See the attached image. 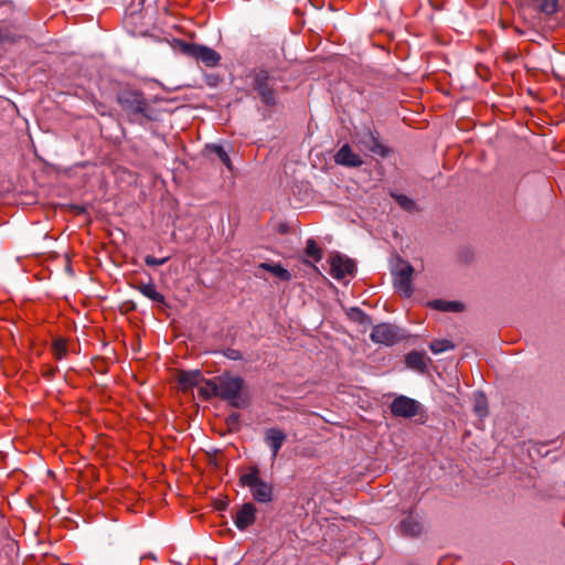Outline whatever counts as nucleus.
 Listing matches in <instances>:
<instances>
[{
	"label": "nucleus",
	"instance_id": "4468645a",
	"mask_svg": "<svg viewBox=\"0 0 565 565\" xmlns=\"http://www.w3.org/2000/svg\"><path fill=\"white\" fill-rule=\"evenodd\" d=\"M335 162L344 167L356 168L363 164V160L354 153L349 145H343L334 156Z\"/></svg>",
	"mask_w": 565,
	"mask_h": 565
},
{
	"label": "nucleus",
	"instance_id": "4be33fe9",
	"mask_svg": "<svg viewBox=\"0 0 565 565\" xmlns=\"http://www.w3.org/2000/svg\"><path fill=\"white\" fill-rule=\"evenodd\" d=\"M206 151L209 153L215 154L224 166H226L228 169H232V162H231L230 156L226 152V150L223 148V146L214 145V143L207 145Z\"/></svg>",
	"mask_w": 565,
	"mask_h": 565
},
{
	"label": "nucleus",
	"instance_id": "a211bd4d",
	"mask_svg": "<svg viewBox=\"0 0 565 565\" xmlns=\"http://www.w3.org/2000/svg\"><path fill=\"white\" fill-rule=\"evenodd\" d=\"M406 365L417 372L424 373L426 371L425 355L418 351H411L405 358Z\"/></svg>",
	"mask_w": 565,
	"mask_h": 565
},
{
	"label": "nucleus",
	"instance_id": "b1692460",
	"mask_svg": "<svg viewBox=\"0 0 565 565\" xmlns=\"http://www.w3.org/2000/svg\"><path fill=\"white\" fill-rule=\"evenodd\" d=\"M429 348L435 354H438L448 350H454L456 344L447 339H437L430 342Z\"/></svg>",
	"mask_w": 565,
	"mask_h": 565
},
{
	"label": "nucleus",
	"instance_id": "f704fd0d",
	"mask_svg": "<svg viewBox=\"0 0 565 565\" xmlns=\"http://www.w3.org/2000/svg\"><path fill=\"white\" fill-rule=\"evenodd\" d=\"M226 507H227V502H225V501H218V502L215 503V508L217 510H225Z\"/></svg>",
	"mask_w": 565,
	"mask_h": 565
},
{
	"label": "nucleus",
	"instance_id": "2eb2a0df",
	"mask_svg": "<svg viewBox=\"0 0 565 565\" xmlns=\"http://www.w3.org/2000/svg\"><path fill=\"white\" fill-rule=\"evenodd\" d=\"M529 7L539 15L551 18L559 10V0H529Z\"/></svg>",
	"mask_w": 565,
	"mask_h": 565
},
{
	"label": "nucleus",
	"instance_id": "f03ea898",
	"mask_svg": "<svg viewBox=\"0 0 565 565\" xmlns=\"http://www.w3.org/2000/svg\"><path fill=\"white\" fill-rule=\"evenodd\" d=\"M116 100L131 124L146 126L160 120V111L148 102L141 90L121 89L117 93Z\"/></svg>",
	"mask_w": 565,
	"mask_h": 565
},
{
	"label": "nucleus",
	"instance_id": "20e7f679",
	"mask_svg": "<svg viewBox=\"0 0 565 565\" xmlns=\"http://www.w3.org/2000/svg\"><path fill=\"white\" fill-rule=\"evenodd\" d=\"M239 483L243 487H248L253 499L258 503H270L274 500V487L271 483L263 480L259 477V468L252 466L249 471L242 475Z\"/></svg>",
	"mask_w": 565,
	"mask_h": 565
},
{
	"label": "nucleus",
	"instance_id": "f3484780",
	"mask_svg": "<svg viewBox=\"0 0 565 565\" xmlns=\"http://www.w3.org/2000/svg\"><path fill=\"white\" fill-rule=\"evenodd\" d=\"M135 288L141 295H143L148 299L152 300L153 302L166 305L164 296L162 294H160L159 291H157V289L152 282L139 284V285L135 286Z\"/></svg>",
	"mask_w": 565,
	"mask_h": 565
},
{
	"label": "nucleus",
	"instance_id": "7c9ffc66",
	"mask_svg": "<svg viewBox=\"0 0 565 565\" xmlns=\"http://www.w3.org/2000/svg\"><path fill=\"white\" fill-rule=\"evenodd\" d=\"M475 259V253L470 248L461 249V264L472 263Z\"/></svg>",
	"mask_w": 565,
	"mask_h": 565
},
{
	"label": "nucleus",
	"instance_id": "6ab92c4d",
	"mask_svg": "<svg viewBox=\"0 0 565 565\" xmlns=\"http://www.w3.org/2000/svg\"><path fill=\"white\" fill-rule=\"evenodd\" d=\"M259 268H263V269L271 273L273 275L278 277L281 281H289L291 279V274L279 264L262 263L259 265Z\"/></svg>",
	"mask_w": 565,
	"mask_h": 565
},
{
	"label": "nucleus",
	"instance_id": "72a5a7b5",
	"mask_svg": "<svg viewBox=\"0 0 565 565\" xmlns=\"http://www.w3.org/2000/svg\"><path fill=\"white\" fill-rule=\"evenodd\" d=\"M473 353V350L471 347L461 348V360L466 356H469Z\"/></svg>",
	"mask_w": 565,
	"mask_h": 565
},
{
	"label": "nucleus",
	"instance_id": "f8f14e48",
	"mask_svg": "<svg viewBox=\"0 0 565 565\" xmlns=\"http://www.w3.org/2000/svg\"><path fill=\"white\" fill-rule=\"evenodd\" d=\"M287 440L286 433L277 427L267 428L264 433V443L271 451V460L275 461L279 450Z\"/></svg>",
	"mask_w": 565,
	"mask_h": 565
},
{
	"label": "nucleus",
	"instance_id": "dca6fc26",
	"mask_svg": "<svg viewBox=\"0 0 565 565\" xmlns=\"http://www.w3.org/2000/svg\"><path fill=\"white\" fill-rule=\"evenodd\" d=\"M206 380L200 370L182 371L178 376L179 384L183 390L196 386Z\"/></svg>",
	"mask_w": 565,
	"mask_h": 565
},
{
	"label": "nucleus",
	"instance_id": "7ed1b4c3",
	"mask_svg": "<svg viewBox=\"0 0 565 565\" xmlns=\"http://www.w3.org/2000/svg\"><path fill=\"white\" fill-rule=\"evenodd\" d=\"M253 90L260 102L267 107H274L278 103V93L275 88L276 78L266 68H257L250 74Z\"/></svg>",
	"mask_w": 565,
	"mask_h": 565
},
{
	"label": "nucleus",
	"instance_id": "cd10ccee",
	"mask_svg": "<svg viewBox=\"0 0 565 565\" xmlns=\"http://www.w3.org/2000/svg\"><path fill=\"white\" fill-rule=\"evenodd\" d=\"M226 425L231 431H237L241 426L239 413L233 412L226 417Z\"/></svg>",
	"mask_w": 565,
	"mask_h": 565
},
{
	"label": "nucleus",
	"instance_id": "ddd939ff",
	"mask_svg": "<svg viewBox=\"0 0 565 565\" xmlns=\"http://www.w3.org/2000/svg\"><path fill=\"white\" fill-rule=\"evenodd\" d=\"M256 507L252 502L244 503L234 516V524L239 531L246 530L256 521Z\"/></svg>",
	"mask_w": 565,
	"mask_h": 565
},
{
	"label": "nucleus",
	"instance_id": "393cba45",
	"mask_svg": "<svg viewBox=\"0 0 565 565\" xmlns=\"http://www.w3.org/2000/svg\"><path fill=\"white\" fill-rule=\"evenodd\" d=\"M306 255L312 258L315 262H320L322 258V250L318 246L317 242L312 238L307 241Z\"/></svg>",
	"mask_w": 565,
	"mask_h": 565
},
{
	"label": "nucleus",
	"instance_id": "412c9836",
	"mask_svg": "<svg viewBox=\"0 0 565 565\" xmlns=\"http://www.w3.org/2000/svg\"><path fill=\"white\" fill-rule=\"evenodd\" d=\"M473 411L479 417H484L488 414V402L482 392L473 393Z\"/></svg>",
	"mask_w": 565,
	"mask_h": 565
},
{
	"label": "nucleus",
	"instance_id": "c85d7f7f",
	"mask_svg": "<svg viewBox=\"0 0 565 565\" xmlns=\"http://www.w3.org/2000/svg\"><path fill=\"white\" fill-rule=\"evenodd\" d=\"M394 198L398 205L406 211H412L415 206L414 201L405 194L395 195Z\"/></svg>",
	"mask_w": 565,
	"mask_h": 565
},
{
	"label": "nucleus",
	"instance_id": "9b49d317",
	"mask_svg": "<svg viewBox=\"0 0 565 565\" xmlns=\"http://www.w3.org/2000/svg\"><path fill=\"white\" fill-rule=\"evenodd\" d=\"M330 267V275L337 280L343 279L347 275H353L356 270L355 263L342 255L333 256Z\"/></svg>",
	"mask_w": 565,
	"mask_h": 565
},
{
	"label": "nucleus",
	"instance_id": "c756f323",
	"mask_svg": "<svg viewBox=\"0 0 565 565\" xmlns=\"http://www.w3.org/2000/svg\"><path fill=\"white\" fill-rule=\"evenodd\" d=\"M168 257H164V258H156L151 255H147L145 257V263L147 266H150V267H153V266H160V265H163L168 262Z\"/></svg>",
	"mask_w": 565,
	"mask_h": 565
},
{
	"label": "nucleus",
	"instance_id": "bb28decb",
	"mask_svg": "<svg viewBox=\"0 0 565 565\" xmlns=\"http://www.w3.org/2000/svg\"><path fill=\"white\" fill-rule=\"evenodd\" d=\"M17 41V36L7 28L0 25V46L7 43L12 44Z\"/></svg>",
	"mask_w": 565,
	"mask_h": 565
},
{
	"label": "nucleus",
	"instance_id": "6e6552de",
	"mask_svg": "<svg viewBox=\"0 0 565 565\" xmlns=\"http://www.w3.org/2000/svg\"><path fill=\"white\" fill-rule=\"evenodd\" d=\"M413 274L414 267L408 262L401 258L398 259L397 266L392 270L394 287L407 298L413 294Z\"/></svg>",
	"mask_w": 565,
	"mask_h": 565
},
{
	"label": "nucleus",
	"instance_id": "aec40b11",
	"mask_svg": "<svg viewBox=\"0 0 565 565\" xmlns=\"http://www.w3.org/2000/svg\"><path fill=\"white\" fill-rule=\"evenodd\" d=\"M347 315L350 320L358 322L364 327L373 324L372 318L367 313H365L362 309H360L359 307H351L347 311Z\"/></svg>",
	"mask_w": 565,
	"mask_h": 565
},
{
	"label": "nucleus",
	"instance_id": "9d476101",
	"mask_svg": "<svg viewBox=\"0 0 565 565\" xmlns=\"http://www.w3.org/2000/svg\"><path fill=\"white\" fill-rule=\"evenodd\" d=\"M391 412L396 417L412 418L419 411V403L411 397L401 395L391 403Z\"/></svg>",
	"mask_w": 565,
	"mask_h": 565
},
{
	"label": "nucleus",
	"instance_id": "5701e85b",
	"mask_svg": "<svg viewBox=\"0 0 565 565\" xmlns=\"http://www.w3.org/2000/svg\"><path fill=\"white\" fill-rule=\"evenodd\" d=\"M428 306L439 311H459V301H445L441 299L433 300L428 302Z\"/></svg>",
	"mask_w": 565,
	"mask_h": 565
},
{
	"label": "nucleus",
	"instance_id": "0eeeda50",
	"mask_svg": "<svg viewBox=\"0 0 565 565\" xmlns=\"http://www.w3.org/2000/svg\"><path fill=\"white\" fill-rule=\"evenodd\" d=\"M370 338L374 343L394 345L405 338V333L396 324L383 322L373 327Z\"/></svg>",
	"mask_w": 565,
	"mask_h": 565
},
{
	"label": "nucleus",
	"instance_id": "2f4dec72",
	"mask_svg": "<svg viewBox=\"0 0 565 565\" xmlns=\"http://www.w3.org/2000/svg\"><path fill=\"white\" fill-rule=\"evenodd\" d=\"M224 355L230 359V360H233V361H237V360H241L243 356H242V353L236 350V349H226L224 351Z\"/></svg>",
	"mask_w": 565,
	"mask_h": 565
},
{
	"label": "nucleus",
	"instance_id": "423d86ee",
	"mask_svg": "<svg viewBox=\"0 0 565 565\" xmlns=\"http://www.w3.org/2000/svg\"><path fill=\"white\" fill-rule=\"evenodd\" d=\"M402 536L409 539H419L426 533V520L422 511L411 508L403 512V516L397 525Z\"/></svg>",
	"mask_w": 565,
	"mask_h": 565
},
{
	"label": "nucleus",
	"instance_id": "473e14b6",
	"mask_svg": "<svg viewBox=\"0 0 565 565\" xmlns=\"http://www.w3.org/2000/svg\"><path fill=\"white\" fill-rule=\"evenodd\" d=\"M203 384H204L203 386L199 387L200 396H202L204 399H211L212 397H217V395H206L204 392L209 393L210 387H207L205 383H203Z\"/></svg>",
	"mask_w": 565,
	"mask_h": 565
},
{
	"label": "nucleus",
	"instance_id": "39448f33",
	"mask_svg": "<svg viewBox=\"0 0 565 565\" xmlns=\"http://www.w3.org/2000/svg\"><path fill=\"white\" fill-rule=\"evenodd\" d=\"M173 49L188 57L201 61L207 67H214L221 61V55L215 50L202 44L174 40Z\"/></svg>",
	"mask_w": 565,
	"mask_h": 565
},
{
	"label": "nucleus",
	"instance_id": "1a4fd4ad",
	"mask_svg": "<svg viewBox=\"0 0 565 565\" xmlns=\"http://www.w3.org/2000/svg\"><path fill=\"white\" fill-rule=\"evenodd\" d=\"M359 143L370 152L381 156L387 157L390 153V149L384 146L379 137L376 131H372L369 128L363 129V131L358 134Z\"/></svg>",
	"mask_w": 565,
	"mask_h": 565
},
{
	"label": "nucleus",
	"instance_id": "c9c22d12",
	"mask_svg": "<svg viewBox=\"0 0 565 565\" xmlns=\"http://www.w3.org/2000/svg\"><path fill=\"white\" fill-rule=\"evenodd\" d=\"M73 210L77 213V214H82L85 212V207L84 206H79V205H74L73 206Z\"/></svg>",
	"mask_w": 565,
	"mask_h": 565
},
{
	"label": "nucleus",
	"instance_id": "a878e982",
	"mask_svg": "<svg viewBox=\"0 0 565 565\" xmlns=\"http://www.w3.org/2000/svg\"><path fill=\"white\" fill-rule=\"evenodd\" d=\"M52 349H53L54 356L57 360L63 359L67 353L66 341L62 338L55 339L53 341Z\"/></svg>",
	"mask_w": 565,
	"mask_h": 565
},
{
	"label": "nucleus",
	"instance_id": "f257e3e1",
	"mask_svg": "<svg viewBox=\"0 0 565 565\" xmlns=\"http://www.w3.org/2000/svg\"><path fill=\"white\" fill-rule=\"evenodd\" d=\"M210 387L209 395H217L222 401L227 402L232 407L246 408L249 405V395L245 390V381L230 372L204 381ZM207 395V392H204Z\"/></svg>",
	"mask_w": 565,
	"mask_h": 565
}]
</instances>
